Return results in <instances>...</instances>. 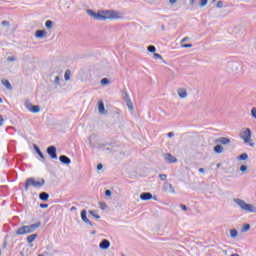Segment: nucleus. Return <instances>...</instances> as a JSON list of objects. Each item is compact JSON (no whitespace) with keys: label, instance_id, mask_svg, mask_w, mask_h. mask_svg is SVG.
<instances>
[{"label":"nucleus","instance_id":"nucleus-1","mask_svg":"<svg viewBox=\"0 0 256 256\" xmlns=\"http://www.w3.org/2000/svg\"><path fill=\"white\" fill-rule=\"evenodd\" d=\"M89 17H92L95 21H107V19H121L119 12L115 10H100L96 13L93 10H87Z\"/></svg>","mask_w":256,"mask_h":256},{"label":"nucleus","instance_id":"nucleus-2","mask_svg":"<svg viewBox=\"0 0 256 256\" xmlns=\"http://www.w3.org/2000/svg\"><path fill=\"white\" fill-rule=\"evenodd\" d=\"M41 227V221H38L34 224L22 226L16 231V235H27L29 233H34V231H37Z\"/></svg>","mask_w":256,"mask_h":256},{"label":"nucleus","instance_id":"nucleus-3","mask_svg":"<svg viewBox=\"0 0 256 256\" xmlns=\"http://www.w3.org/2000/svg\"><path fill=\"white\" fill-rule=\"evenodd\" d=\"M234 203H236L242 211H245V213H256V207L253 204L245 202V200L235 198Z\"/></svg>","mask_w":256,"mask_h":256},{"label":"nucleus","instance_id":"nucleus-4","mask_svg":"<svg viewBox=\"0 0 256 256\" xmlns=\"http://www.w3.org/2000/svg\"><path fill=\"white\" fill-rule=\"evenodd\" d=\"M45 185V179L41 178L39 181L35 180V178L30 177L27 178L24 185V190L29 191V187H35V189H41Z\"/></svg>","mask_w":256,"mask_h":256},{"label":"nucleus","instance_id":"nucleus-5","mask_svg":"<svg viewBox=\"0 0 256 256\" xmlns=\"http://www.w3.org/2000/svg\"><path fill=\"white\" fill-rule=\"evenodd\" d=\"M80 217L82 219V221L84 223H86V225H89L90 227H93L95 224H93V222H91V220H89V218L87 217V210L83 209L80 213Z\"/></svg>","mask_w":256,"mask_h":256},{"label":"nucleus","instance_id":"nucleus-6","mask_svg":"<svg viewBox=\"0 0 256 256\" xmlns=\"http://www.w3.org/2000/svg\"><path fill=\"white\" fill-rule=\"evenodd\" d=\"M46 153L52 159H57V147L51 145L46 149Z\"/></svg>","mask_w":256,"mask_h":256},{"label":"nucleus","instance_id":"nucleus-7","mask_svg":"<svg viewBox=\"0 0 256 256\" xmlns=\"http://www.w3.org/2000/svg\"><path fill=\"white\" fill-rule=\"evenodd\" d=\"M163 191L164 193H171L173 195H175V187H173V184L169 183V182H165L163 185Z\"/></svg>","mask_w":256,"mask_h":256},{"label":"nucleus","instance_id":"nucleus-8","mask_svg":"<svg viewBox=\"0 0 256 256\" xmlns=\"http://www.w3.org/2000/svg\"><path fill=\"white\" fill-rule=\"evenodd\" d=\"M123 99L129 109V111H133L134 110L133 102L131 101V98L129 97V93L124 92Z\"/></svg>","mask_w":256,"mask_h":256},{"label":"nucleus","instance_id":"nucleus-9","mask_svg":"<svg viewBox=\"0 0 256 256\" xmlns=\"http://www.w3.org/2000/svg\"><path fill=\"white\" fill-rule=\"evenodd\" d=\"M26 109L31 113H39V111H41V107L39 105H33L31 102L26 103Z\"/></svg>","mask_w":256,"mask_h":256},{"label":"nucleus","instance_id":"nucleus-10","mask_svg":"<svg viewBox=\"0 0 256 256\" xmlns=\"http://www.w3.org/2000/svg\"><path fill=\"white\" fill-rule=\"evenodd\" d=\"M251 135H252V132H251V129L249 128H246V130L242 132L241 137L244 143H249V141H251Z\"/></svg>","mask_w":256,"mask_h":256},{"label":"nucleus","instance_id":"nucleus-11","mask_svg":"<svg viewBox=\"0 0 256 256\" xmlns=\"http://www.w3.org/2000/svg\"><path fill=\"white\" fill-rule=\"evenodd\" d=\"M100 249L106 251V249H109L111 247V242L107 239H103L99 244Z\"/></svg>","mask_w":256,"mask_h":256},{"label":"nucleus","instance_id":"nucleus-12","mask_svg":"<svg viewBox=\"0 0 256 256\" xmlns=\"http://www.w3.org/2000/svg\"><path fill=\"white\" fill-rule=\"evenodd\" d=\"M141 201H151L153 199V194L150 192H143L140 194Z\"/></svg>","mask_w":256,"mask_h":256},{"label":"nucleus","instance_id":"nucleus-13","mask_svg":"<svg viewBox=\"0 0 256 256\" xmlns=\"http://www.w3.org/2000/svg\"><path fill=\"white\" fill-rule=\"evenodd\" d=\"M216 143H221V145H230L231 144V139L227 137H220L216 139Z\"/></svg>","mask_w":256,"mask_h":256},{"label":"nucleus","instance_id":"nucleus-14","mask_svg":"<svg viewBox=\"0 0 256 256\" xmlns=\"http://www.w3.org/2000/svg\"><path fill=\"white\" fill-rule=\"evenodd\" d=\"M164 159H165V161H167V163H177V158H175V156L171 155V153H166L164 155Z\"/></svg>","mask_w":256,"mask_h":256},{"label":"nucleus","instance_id":"nucleus-15","mask_svg":"<svg viewBox=\"0 0 256 256\" xmlns=\"http://www.w3.org/2000/svg\"><path fill=\"white\" fill-rule=\"evenodd\" d=\"M59 161L62 165H71V158L69 156L61 155Z\"/></svg>","mask_w":256,"mask_h":256},{"label":"nucleus","instance_id":"nucleus-16","mask_svg":"<svg viewBox=\"0 0 256 256\" xmlns=\"http://www.w3.org/2000/svg\"><path fill=\"white\" fill-rule=\"evenodd\" d=\"M98 111L100 115H105V113H107V111L105 110V103L103 102V100L98 101Z\"/></svg>","mask_w":256,"mask_h":256},{"label":"nucleus","instance_id":"nucleus-17","mask_svg":"<svg viewBox=\"0 0 256 256\" xmlns=\"http://www.w3.org/2000/svg\"><path fill=\"white\" fill-rule=\"evenodd\" d=\"M34 151L37 153V155H39V157H40V159H42V161H45V155L43 154V152L41 151L39 146H37L36 144H34Z\"/></svg>","mask_w":256,"mask_h":256},{"label":"nucleus","instance_id":"nucleus-18","mask_svg":"<svg viewBox=\"0 0 256 256\" xmlns=\"http://www.w3.org/2000/svg\"><path fill=\"white\" fill-rule=\"evenodd\" d=\"M45 35H47V32L45 30H37L35 32V37L37 39H43V38H45Z\"/></svg>","mask_w":256,"mask_h":256},{"label":"nucleus","instance_id":"nucleus-19","mask_svg":"<svg viewBox=\"0 0 256 256\" xmlns=\"http://www.w3.org/2000/svg\"><path fill=\"white\" fill-rule=\"evenodd\" d=\"M178 95L180 99H185L187 97V90H185L184 88H179Z\"/></svg>","mask_w":256,"mask_h":256},{"label":"nucleus","instance_id":"nucleus-20","mask_svg":"<svg viewBox=\"0 0 256 256\" xmlns=\"http://www.w3.org/2000/svg\"><path fill=\"white\" fill-rule=\"evenodd\" d=\"M39 199H40V201H49V193H47V192H41L40 194H39Z\"/></svg>","mask_w":256,"mask_h":256},{"label":"nucleus","instance_id":"nucleus-21","mask_svg":"<svg viewBox=\"0 0 256 256\" xmlns=\"http://www.w3.org/2000/svg\"><path fill=\"white\" fill-rule=\"evenodd\" d=\"M2 85H4V87H6V89H8L9 91L13 89V86L11 85V82H9V80H2Z\"/></svg>","mask_w":256,"mask_h":256},{"label":"nucleus","instance_id":"nucleus-22","mask_svg":"<svg viewBox=\"0 0 256 256\" xmlns=\"http://www.w3.org/2000/svg\"><path fill=\"white\" fill-rule=\"evenodd\" d=\"M249 159V155L247 153H242L238 156V161H247Z\"/></svg>","mask_w":256,"mask_h":256},{"label":"nucleus","instance_id":"nucleus-23","mask_svg":"<svg viewBox=\"0 0 256 256\" xmlns=\"http://www.w3.org/2000/svg\"><path fill=\"white\" fill-rule=\"evenodd\" d=\"M230 237H232V239H236V237H239V231H237V229H231Z\"/></svg>","mask_w":256,"mask_h":256},{"label":"nucleus","instance_id":"nucleus-24","mask_svg":"<svg viewBox=\"0 0 256 256\" xmlns=\"http://www.w3.org/2000/svg\"><path fill=\"white\" fill-rule=\"evenodd\" d=\"M38 237V234H31L27 237V243H33Z\"/></svg>","mask_w":256,"mask_h":256},{"label":"nucleus","instance_id":"nucleus-25","mask_svg":"<svg viewBox=\"0 0 256 256\" xmlns=\"http://www.w3.org/2000/svg\"><path fill=\"white\" fill-rule=\"evenodd\" d=\"M214 151L218 154L223 153V146L219 144L214 146Z\"/></svg>","mask_w":256,"mask_h":256},{"label":"nucleus","instance_id":"nucleus-26","mask_svg":"<svg viewBox=\"0 0 256 256\" xmlns=\"http://www.w3.org/2000/svg\"><path fill=\"white\" fill-rule=\"evenodd\" d=\"M64 79L65 81H69V79H71V70H66L64 74Z\"/></svg>","mask_w":256,"mask_h":256},{"label":"nucleus","instance_id":"nucleus-27","mask_svg":"<svg viewBox=\"0 0 256 256\" xmlns=\"http://www.w3.org/2000/svg\"><path fill=\"white\" fill-rule=\"evenodd\" d=\"M89 215H92V217H94V219H101V216L99 214H96L94 210H90Z\"/></svg>","mask_w":256,"mask_h":256},{"label":"nucleus","instance_id":"nucleus-28","mask_svg":"<svg viewBox=\"0 0 256 256\" xmlns=\"http://www.w3.org/2000/svg\"><path fill=\"white\" fill-rule=\"evenodd\" d=\"M45 27H46L47 29H53V21L47 20V21L45 22Z\"/></svg>","mask_w":256,"mask_h":256},{"label":"nucleus","instance_id":"nucleus-29","mask_svg":"<svg viewBox=\"0 0 256 256\" xmlns=\"http://www.w3.org/2000/svg\"><path fill=\"white\" fill-rule=\"evenodd\" d=\"M249 229H251V225L244 224L242 227V233H247V231H249Z\"/></svg>","mask_w":256,"mask_h":256},{"label":"nucleus","instance_id":"nucleus-30","mask_svg":"<svg viewBox=\"0 0 256 256\" xmlns=\"http://www.w3.org/2000/svg\"><path fill=\"white\" fill-rule=\"evenodd\" d=\"M147 51H149V53H155V51H157V48L153 45H149L147 47Z\"/></svg>","mask_w":256,"mask_h":256},{"label":"nucleus","instance_id":"nucleus-31","mask_svg":"<svg viewBox=\"0 0 256 256\" xmlns=\"http://www.w3.org/2000/svg\"><path fill=\"white\" fill-rule=\"evenodd\" d=\"M207 3H209V0H200L199 7L203 8L207 6Z\"/></svg>","mask_w":256,"mask_h":256},{"label":"nucleus","instance_id":"nucleus-32","mask_svg":"<svg viewBox=\"0 0 256 256\" xmlns=\"http://www.w3.org/2000/svg\"><path fill=\"white\" fill-rule=\"evenodd\" d=\"M223 5H225V3L223 1H221V0L216 3V7L218 9H223Z\"/></svg>","mask_w":256,"mask_h":256},{"label":"nucleus","instance_id":"nucleus-33","mask_svg":"<svg viewBox=\"0 0 256 256\" xmlns=\"http://www.w3.org/2000/svg\"><path fill=\"white\" fill-rule=\"evenodd\" d=\"M54 83H55L56 85H61V77L56 76V77H55V80H54Z\"/></svg>","mask_w":256,"mask_h":256},{"label":"nucleus","instance_id":"nucleus-34","mask_svg":"<svg viewBox=\"0 0 256 256\" xmlns=\"http://www.w3.org/2000/svg\"><path fill=\"white\" fill-rule=\"evenodd\" d=\"M159 179L161 181H167V174H159Z\"/></svg>","mask_w":256,"mask_h":256},{"label":"nucleus","instance_id":"nucleus-35","mask_svg":"<svg viewBox=\"0 0 256 256\" xmlns=\"http://www.w3.org/2000/svg\"><path fill=\"white\" fill-rule=\"evenodd\" d=\"M181 47H183V49H191V47H193V44H181Z\"/></svg>","mask_w":256,"mask_h":256},{"label":"nucleus","instance_id":"nucleus-36","mask_svg":"<svg viewBox=\"0 0 256 256\" xmlns=\"http://www.w3.org/2000/svg\"><path fill=\"white\" fill-rule=\"evenodd\" d=\"M101 85H109V79L108 78H103L101 80Z\"/></svg>","mask_w":256,"mask_h":256},{"label":"nucleus","instance_id":"nucleus-37","mask_svg":"<svg viewBox=\"0 0 256 256\" xmlns=\"http://www.w3.org/2000/svg\"><path fill=\"white\" fill-rule=\"evenodd\" d=\"M247 169H248L247 165H241L240 166L241 173H245V171H247Z\"/></svg>","mask_w":256,"mask_h":256},{"label":"nucleus","instance_id":"nucleus-38","mask_svg":"<svg viewBox=\"0 0 256 256\" xmlns=\"http://www.w3.org/2000/svg\"><path fill=\"white\" fill-rule=\"evenodd\" d=\"M154 57L155 59H160L161 61H163V56H161V54L159 53H154Z\"/></svg>","mask_w":256,"mask_h":256},{"label":"nucleus","instance_id":"nucleus-39","mask_svg":"<svg viewBox=\"0 0 256 256\" xmlns=\"http://www.w3.org/2000/svg\"><path fill=\"white\" fill-rule=\"evenodd\" d=\"M111 195H113V192L111 190H105V196L106 197H111Z\"/></svg>","mask_w":256,"mask_h":256},{"label":"nucleus","instance_id":"nucleus-40","mask_svg":"<svg viewBox=\"0 0 256 256\" xmlns=\"http://www.w3.org/2000/svg\"><path fill=\"white\" fill-rule=\"evenodd\" d=\"M251 115L254 119H256V108L251 109Z\"/></svg>","mask_w":256,"mask_h":256},{"label":"nucleus","instance_id":"nucleus-41","mask_svg":"<svg viewBox=\"0 0 256 256\" xmlns=\"http://www.w3.org/2000/svg\"><path fill=\"white\" fill-rule=\"evenodd\" d=\"M47 207H49V204H46V203L40 204L41 209H47Z\"/></svg>","mask_w":256,"mask_h":256},{"label":"nucleus","instance_id":"nucleus-42","mask_svg":"<svg viewBox=\"0 0 256 256\" xmlns=\"http://www.w3.org/2000/svg\"><path fill=\"white\" fill-rule=\"evenodd\" d=\"M99 205L101 209L103 210L107 209V205H105V203L100 202Z\"/></svg>","mask_w":256,"mask_h":256},{"label":"nucleus","instance_id":"nucleus-43","mask_svg":"<svg viewBox=\"0 0 256 256\" xmlns=\"http://www.w3.org/2000/svg\"><path fill=\"white\" fill-rule=\"evenodd\" d=\"M180 208L182 209V211H187L188 210L187 205H184V204H181Z\"/></svg>","mask_w":256,"mask_h":256},{"label":"nucleus","instance_id":"nucleus-44","mask_svg":"<svg viewBox=\"0 0 256 256\" xmlns=\"http://www.w3.org/2000/svg\"><path fill=\"white\" fill-rule=\"evenodd\" d=\"M3 123H5V120L3 119V116L0 115V127H3Z\"/></svg>","mask_w":256,"mask_h":256},{"label":"nucleus","instance_id":"nucleus-45","mask_svg":"<svg viewBox=\"0 0 256 256\" xmlns=\"http://www.w3.org/2000/svg\"><path fill=\"white\" fill-rule=\"evenodd\" d=\"M103 169V164L99 163L97 165V171H101Z\"/></svg>","mask_w":256,"mask_h":256},{"label":"nucleus","instance_id":"nucleus-46","mask_svg":"<svg viewBox=\"0 0 256 256\" xmlns=\"http://www.w3.org/2000/svg\"><path fill=\"white\" fill-rule=\"evenodd\" d=\"M2 25L4 27H9V21H2Z\"/></svg>","mask_w":256,"mask_h":256},{"label":"nucleus","instance_id":"nucleus-47","mask_svg":"<svg viewBox=\"0 0 256 256\" xmlns=\"http://www.w3.org/2000/svg\"><path fill=\"white\" fill-rule=\"evenodd\" d=\"M186 41H189V37H184V38L181 40V43H185Z\"/></svg>","mask_w":256,"mask_h":256},{"label":"nucleus","instance_id":"nucleus-48","mask_svg":"<svg viewBox=\"0 0 256 256\" xmlns=\"http://www.w3.org/2000/svg\"><path fill=\"white\" fill-rule=\"evenodd\" d=\"M7 61H15V57L14 56L8 57Z\"/></svg>","mask_w":256,"mask_h":256},{"label":"nucleus","instance_id":"nucleus-49","mask_svg":"<svg viewBox=\"0 0 256 256\" xmlns=\"http://www.w3.org/2000/svg\"><path fill=\"white\" fill-rule=\"evenodd\" d=\"M169 3H170L171 5H175V3H177V0H169Z\"/></svg>","mask_w":256,"mask_h":256},{"label":"nucleus","instance_id":"nucleus-50","mask_svg":"<svg viewBox=\"0 0 256 256\" xmlns=\"http://www.w3.org/2000/svg\"><path fill=\"white\" fill-rule=\"evenodd\" d=\"M167 135H168V137H174L175 133L174 132H169Z\"/></svg>","mask_w":256,"mask_h":256},{"label":"nucleus","instance_id":"nucleus-51","mask_svg":"<svg viewBox=\"0 0 256 256\" xmlns=\"http://www.w3.org/2000/svg\"><path fill=\"white\" fill-rule=\"evenodd\" d=\"M198 171L199 173H205V168H199Z\"/></svg>","mask_w":256,"mask_h":256},{"label":"nucleus","instance_id":"nucleus-52","mask_svg":"<svg viewBox=\"0 0 256 256\" xmlns=\"http://www.w3.org/2000/svg\"><path fill=\"white\" fill-rule=\"evenodd\" d=\"M70 211H77V207L72 206V207L70 208Z\"/></svg>","mask_w":256,"mask_h":256},{"label":"nucleus","instance_id":"nucleus-53","mask_svg":"<svg viewBox=\"0 0 256 256\" xmlns=\"http://www.w3.org/2000/svg\"><path fill=\"white\" fill-rule=\"evenodd\" d=\"M3 249H7V241L3 243Z\"/></svg>","mask_w":256,"mask_h":256},{"label":"nucleus","instance_id":"nucleus-54","mask_svg":"<svg viewBox=\"0 0 256 256\" xmlns=\"http://www.w3.org/2000/svg\"><path fill=\"white\" fill-rule=\"evenodd\" d=\"M190 5H195V0H190Z\"/></svg>","mask_w":256,"mask_h":256},{"label":"nucleus","instance_id":"nucleus-55","mask_svg":"<svg viewBox=\"0 0 256 256\" xmlns=\"http://www.w3.org/2000/svg\"><path fill=\"white\" fill-rule=\"evenodd\" d=\"M161 30L165 31V25L164 24L161 25Z\"/></svg>","mask_w":256,"mask_h":256},{"label":"nucleus","instance_id":"nucleus-56","mask_svg":"<svg viewBox=\"0 0 256 256\" xmlns=\"http://www.w3.org/2000/svg\"><path fill=\"white\" fill-rule=\"evenodd\" d=\"M91 235H97V231L93 230V231L91 232Z\"/></svg>","mask_w":256,"mask_h":256},{"label":"nucleus","instance_id":"nucleus-57","mask_svg":"<svg viewBox=\"0 0 256 256\" xmlns=\"http://www.w3.org/2000/svg\"><path fill=\"white\" fill-rule=\"evenodd\" d=\"M216 167L219 169V167H221V163H218Z\"/></svg>","mask_w":256,"mask_h":256},{"label":"nucleus","instance_id":"nucleus-58","mask_svg":"<svg viewBox=\"0 0 256 256\" xmlns=\"http://www.w3.org/2000/svg\"><path fill=\"white\" fill-rule=\"evenodd\" d=\"M0 103H3V98L2 97H0Z\"/></svg>","mask_w":256,"mask_h":256},{"label":"nucleus","instance_id":"nucleus-59","mask_svg":"<svg viewBox=\"0 0 256 256\" xmlns=\"http://www.w3.org/2000/svg\"><path fill=\"white\" fill-rule=\"evenodd\" d=\"M106 151H109V152H111V148H106Z\"/></svg>","mask_w":256,"mask_h":256},{"label":"nucleus","instance_id":"nucleus-60","mask_svg":"<svg viewBox=\"0 0 256 256\" xmlns=\"http://www.w3.org/2000/svg\"><path fill=\"white\" fill-rule=\"evenodd\" d=\"M152 199H154V201H157V198L155 196L154 197L152 196Z\"/></svg>","mask_w":256,"mask_h":256},{"label":"nucleus","instance_id":"nucleus-61","mask_svg":"<svg viewBox=\"0 0 256 256\" xmlns=\"http://www.w3.org/2000/svg\"><path fill=\"white\" fill-rule=\"evenodd\" d=\"M38 256H43V254H39Z\"/></svg>","mask_w":256,"mask_h":256},{"label":"nucleus","instance_id":"nucleus-62","mask_svg":"<svg viewBox=\"0 0 256 256\" xmlns=\"http://www.w3.org/2000/svg\"><path fill=\"white\" fill-rule=\"evenodd\" d=\"M45 255H47V252H44Z\"/></svg>","mask_w":256,"mask_h":256},{"label":"nucleus","instance_id":"nucleus-63","mask_svg":"<svg viewBox=\"0 0 256 256\" xmlns=\"http://www.w3.org/2000/svg\"><path fill=\"white\" fill-rule=\"evenodd\" d=\"M215 1H217V0H213V2H215Z\"/></svg>","mask_w":256,"mask_h":256}]
</instances>
